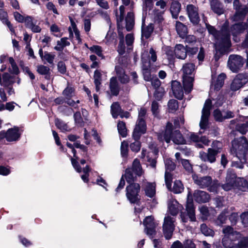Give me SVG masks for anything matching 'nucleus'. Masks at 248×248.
I'll list each match as a JSON object with an SVG mask.
<instances>
[{"mask_svg": "<svg viewBox=\"0 0 248 248\" xmlns=\"http://www.w3.org/2000/svg\"><path fill=\"white\" fill-rule=\"evenodd\" d=\"M231 152L235 155L240 162L234 163L233 166L237 168L242 169L243 163L248 160V140L244 136L234 139L232 142Z\"/></svg>", "mask_w": 248, "mask_h": 248, "instance_id": "obj_1", "label": "nucleus"}, {"mask_svg": "<svg viewBox=\"0 0 248 248\" xmlns=\"http://www.w3.org/2000/svg\"><path fill=\"white\" fill-rule=\"evenodd\" d=\"M140 190V186L137 183H132L126 186V196L131 203L139 205L140 200L139 195Z\"/></svg>", "mask_w": 248, "mask_h": 248, "instance_id": "obj_2", "label": "nucleus"}, {"mask_svg": "<svg viewBox=\"0 0 248 248\" xmlns=\"http://www.w3.org/2000/svg\"><path fill=\"white\" fill-rule=\"evenodd\" d=\"M244 62V59L242 56L232 54L229 57L228 65L232 72L237 73L243 67Z\"/></svg>", "mask_w": 248, "mask_h": 248, "instance_id": "obj_3", "label": "nucleus"}, {"mask_svg": "<svg viewBox=\"0 0 248 248\" xmlns=\"http://www.w3.org/2000/svg\"><path fill=\"white\" fill-rule=\"evenodd\" d=\"M186 12L192 25L195 26H198L201 21L198 7L192 4H187L186 7Z\"/></svg>", "mask_w": 248, "mask_h": 248, "instance_id": "obj_4", "label": "nucleus"}, {"mask_svg": "<svg viewBox=\"0 0 248 248\" xmlns=\"http://www.w3.org/2000/svg\"><path fill=\"white\" fill-rule=\"evenodd\" d=\"M147 125L144 118H138L132 133L133 139L140 140L141 136L146 133Z\"/></svg>", "mask_w": 248, "mask_h": 248, "instance_id": "obj_5", "label": "nucleus"}, {"mask_svg": "<svg viewBox=\"0 0 248 248\" xmlns=\"http://www.w3.org/2000/svg\"><path fill=\"white\" fill-rule=\"evenodd\" d=\"M238 178L233 170H229L226 177V183L222 186L223 188L226 191L233 188Z\"/></svg>", "mask_w": 248, "mask_h": 248, "instance_id": "obj_6", "label": "nucleus"}, {"mask_svg": "<svg viewBox=\"0 0 248 248\" xmlns=\"http://www.w3.org/2000/svg\"><path fill=\"white\" fill-rule=\"evenodd\" d=\"M175 130L173 127V124L170 122H168L165 126L164 130L161 133H159L158 135V139L160 140L162 137H163V140L166 143H169L172 139V136L173 135V131Z\"/></svg>", "mask_w": 248, "mask_h": 248, "instance_id": "obj_7", "label": "nucleus"}, {"mask_svg": "<svg viewBox=\"0 0 248 248\" xmlns=\"http://www.w3.org/2000/svg\"><path fill=\"white\" fill-rule=\"evenodd\" d=\"M210 5L212 12L218 16L224 14L226 11L224 4L220 0H211Z\"/></svg>", "mask_w": 248, "mask_h": 248, "instance_id": "obj_8", "label": "nucleus"}, {"mask_svg": "<svg viewBox=\"0 0 248 248\" xmlns=\"http://www.w3.org/2000/svg\"><path fill=\"white\" fill-rule=\"evenodd\" d=\"M220 152V148H208L207 153L203 152V154L201 155V157L204 161L212 163L216 161V156Z\"/></svg>", "mask_w": 248, "mask_h": 248, "instance_id": "obj_9", "label": "nucleus"}, {"mask_svg": "<svg viewBox=\"0 0 248 248\" xmlns=\"http://www.w3.org/2000/svg\"><path fill=\"white\" fill-rule=\"evenodd\" d=\"M6 140L8 142L16 141L20 140L21 133L19 132V128L17 126L9 128L6 131Z\"/></svg>", "mask_w": 248, "mask_h": 248, "instance_id": "obj_10", "label": "nucleus"}, {"mask_svg": "<svg viewBox=\"0 0 248 248\" xmlns=\"http://www.w3.org/2000/svg\"><path fill=\"white\" fill-rule=\"evenodd\" d=\"M171 90L174 96L178 100H182L184 97L183 87L180 82L172 80L171 82Z\"/></svg>", "mask_w": 248, "mask_h": 248, "instance_id": "obj_11", "label": "nucleus"}, {"mask_svg": "<svg viewBox=\"0 0 248 248\" xmlns=\"http://www.w3.org/2000/svg\"><path fill=\"white\" fill-rule=\"evenodd\" d=\"M193 197L195 202L199 203H206L210 199V195L207 192L200 190H195Z\"/></svg>", "mask_w": 248, "mask_h": 248, "instance_id": "obj_12", "label": "nucleus"}, {"mask_svg": "<svg viewBox=\"0 0 248 248\" xmlns=\"http://www.w3.org/2000/svg\"><path fill=\"white\" fill-rule=\"evenodd\" d=\"M248 24L245 22H238L235 23L231 27V31L233 36L243 33L248 28Z\"/></svg>", "mask_w": 248, "mask_h": 248, "instance_id": "obj_13", "label": "nucleus"}, {"mask_svg": "<svg viewBox=\"0 0 248 248\" xmlns=\"http://www.w3.org/2000/svg\"><path fill=\"white\" fill-rule=\"evenodd\" d=\"M220 42L216 46L215 51H217L220 54H227L228 52V49L231 46V40L226 42L225 39L220 38Z\"/></svg>", "mask_w": 248, "mask_h": 248, "instance_id": "obj_14", "label": "nucleus"}, {"mask_svg": "<svg viewBox=\"0 0 248 248\" xmlns=\"http://www.w3.org/2000/svg\"><path fill=\"white\" fill-rule=\"evenodd\" d=\"M186 46L181 44H176L175 46V58L180 60H185L187 57L186 52Z\"/></svg>", "mask_w": 248, "mask_h": 248, "instance_id": "obj_15", "label": "nucleus"}, {"mask_svg": "<svg viewBox=\"0 0 248 248\" xmlns=\"http://www.w3.org/2000/svg\"><path fill=\"white\" fill-rule=\"evenodd\" d=\"M176 31L179 37L182 39H184L186 35L188 33V28L186 25L179 21H176L175 24Z\"/></svg>", "mask_w": 248, "mask_h": 248, "instance_id": "obj_16", "label": "nucleus"}, {"mask_svg": "<svg viewBox=\"0 0 248 248\" xmlns=\"http://www.w3.org/2000/svg\"><path fill=\"white\" fill-rule=\"evenodd\" d=\"M109 87L112 96H117L119 95L120 88L116 77H112L110 78Z\"/></svg>", "mask_w": 248, "mask_h": 248, "instance_id": "obj_17", "label": "nucleus"}, {"mask_svg": "<svg viewBox=\"0 0 248 248\" xmlns=\"http://www.w3.org/2000/svg\"><path fill=\"white\" fill-rule=\"evenodd\" d=\"M175 144L183 145L186 144V140L183 136L179 129L173 131V135L171 140Z\"/></svg>", "mask_w": 248, "mask_h": 248, "instance_id": "obj_18", "label": "nucleus"}, {"mask_svg": "<svg viewBox=\"0 0 248 248\" xmlns=\"http://www.w3.org/2000/svg\"><path fill=\"white\" fill-rule=\"evenodd\" d=\"M181 10V4L178 0H174L171 2L170 11L172 18L177 19Z\"/></svg>", "mask_w": 248, "mask_h": 248, "instance_id": "obj_19", "label": "nucleus"}, {"mask_svg": "<svg viewBox=\"0 0 248 248\" xmlns=\"http://www.w3.org/2000/svg\"><path fill=\"white\" fill-rule=\"evenodd\" d=\"M220 38L225 39L226 42L231 40L230 31L229 27V23L226 21L222 26L221 30L219 31Z\"/></svg>", "mask_w": 248, "mask_h": 248, "instance_id": "obj_20", "label": "nucleus"}, {"mask_svg": "<svg viewBox=\"0 0 248 248\" xmlns=\"http://www.w3.org/2000/svg\"><path fill=\"white\" fill-rule=\"evenodd\" d=\"M125 28L127 31H131L135 25L134 14L132 12H128L125 19Z\"/></svg>", "mask_w": 248, "mask_h": 248, "instance_id": "obj_21", "label": "nucleus"}, {"mask_svg": "<svg viewBox=\"0 0 248 248\" xmlns=\"http://www.w3.org/2000/svg\"><path fill=\"white\" fill-rule=\"evenodd\" d=\"M194 78L190 76H183V89L186 92L190 93L193 88Z\"/></svg>", "mask_w": 248, "mask_h": 248, "instance_id": "obj_22", "label": "nucleus"}, {"mask_svg": "<svg viewBox=\"0 0 248 248\" xmlns=\"http://www.w3.org/2000/svg\"><path fill=\"white\" fill-rule=\"evenodd\" d=\"M186 211L187 212V215L190 219V221L191 222L196 221L195 210L192 202H187L186 204Z\"/></svg>", "mask_w": 248, "mask_h": 248, "instance_id": "obj_23", "label": "nucleus"}, {"mask_svg": "<svg viewBox=\"0 0 248 248\" xmlns=\"http://www.w3.org/2000/svg\"><path fill=\"white\" fill-rule=\"evenodd\" d=\"M144 25V20H142V28H141V36L145 37L147 39L150 38L154 30V26L153 24H150L147 27L143 28Z\"/></svg>", "mask_w": 248, "mask_h": 248, "instance_id": "obj_24", "label": "nucleus"}, {"mask_svg": "<svg viewBox=\"0 0 248 248\" xmlns=\"http://www.w3.org/2000/svg\"><path fill=\"white\" fill-rule=\"evenodd\" d=\"M14 78V77L11 76L8 73H4L2 75V82L0 83L4 87H8L12 86L15 83V80H12Z\"/></svg>", "mask_w": 248, "mask_h": 248, "instance_id": "obj_25", "label": "nucleus"}, {"mask_svg": "<svg viewBox=\"0 0 248 248\" xmlns=\"http://www.w3.org/2000/svg\"><path fill=\"white\" fill-rule=\"evenodd\" d=\"M248 13V8L246 6L236 10L233 16L234 20L235 21L243 20Z\"/></svg>", "mask_w": 248, "mask_h": 248, "instance_id": "obj_26", "label": "nucleus"}, {"mask_svg": "<svg viewBox=\"0 0 248 248\" xmlns=\"http://www.w3.org/2000/svg\"><path fill=\"white\" fill-rule=\"evenodd\" d=\"M165 54L170 63H173L175 59V46H166L164 48Z\"/></svg>", "mask_w": 248, "mask_h": 248, "instance_id": "obj_27", "label": "nucleus"}, {"mask_svg": "<svg viewBox=\"0 0 248 248\" xmlns=\"http://www.w3.org/2000/svg\"><path fill=\"white\" fill-rule=\"evenodd\" d=\"M212 183V179L211 176H206L200 177L197 180V184L202 188L207 187Z\"/></svg>", "mask_w": 248, "mask_h": 248, "instance_id": "obj_28", "label": "nucleus"}, {"mask_svg": "<svg viewBox=\"0 0 248 248\" xmlns=\"http://www.w3.org/2000/svg\"><path fill=\"white\" fill-rule=\"evenodd\" d=\"M233 188H236L242 191H246L248 189V182L243 178H238Z\"/></svg>", "mask_w": 248, "mask_h": 248, "instance_id": "obj_29", "label": "nucleus"}, {"mask_svg": "<svg viewBox=\"0 0 248 248\" xmlns=\"http://www.w3.org/2000/svg\"><path fill=\"white\" fill-rule=\"evenodd\" d=\"M122 112V109L119 102H116L111 105V113L113 118H117Z\"/></svg>", "mask_w": 248, "mask_h": 248, "instance_id": "obj_30", "label": "nucleus"}, {"mask_svg": "<svg viewBox=\"0 0 248 248\" xmlns=\"http://www.w3.org/2000/svg\"><path fill=\"white\" fill-rule=\"evenodd\" d=\"M137 176H141L142 174V169L140 161L138 159H135L131 169Z\"/></svg>", "mask_w": 248, "mask_h": 248, "instance_id": "obj_31", "label": "nucleus"}, {"mask_svg": "<svg viewBox=\"0 0 248 248\" xmlns=\"http://www.w3.org/2000/svg\"><path fill=\"white\" fill-rule=\"evenodd\" d=\"M118 133L123 138H125L127 135V129L125 123L124 121H119L117 124Z\"/></svg>", "mask_w": 248, "mask_h": 248, "instance_id": "obj_32", "label": "nucleus"}, {"mask_svg": "<svg viewBox=\"0 0 248 248\" xmlns=\"http://www.w3.org/2000/svg\"><path fill=\"white\" fill-rule=\"evenodd\" d=\"M67 37L62 38L61 41H58L57 42V45H61V46H55L54 49L57 51L62 52L65 46L70 45V43L67 41Z\"/></svg>", "mask_w": 248, "mask_h": 248, "instance_id": "obj_33", "label": "nucleus"}, {"mask_svg": "<svg viewBox=\"0 0 248 248\" xmlns=\"http://www.w3.org/2000/svg\"><path fill=\"white\" fill-rule=\"evenodd\" d=\"M75 89L72 85H69V83L67 82V87L64 89L62 92V94L64 95L66 99L72 98L75 94Z\"/></svg>", "mask_w": 248, "mask_h": 248, "instance_id": "obj_34", "label": "nucleus"}, {"mask_svg": "<svg viewBox=\"0 0 248 248\" xmlns=\"http://www.w3.org/2000/svg\"><path fill=\"white\" fill-rule=\"evenodd\" d=\"M206 28L210 34L212 35L215 39L219 40L220 38L219 31L217 30L214 26L209 23H205Z\"/></svg>", "mask_w": 248, "mask_h": 248, "instance_id": "obj_35", "label": "nucleus"}, {"mask_svg": "<svg viewBox=\"0 0 248 248\" xmlns=\"http://www.w3.org/2000/svg\"><path fill=\"white\" fill-rule=\"evenodd\" d=\"M195 69V64L192 63H187L185 64L182 68L183 72V76H188L192 74Z\"/></svg>", "mask_w": 248, "mask_h": 248, "instance_id": "obj_36", "label": "nucleus"}, {"mask_svg": "<svg viewBox=\"0 0 248 248\" xmlns=\"http://www.w3.org/2000/svg\"><path fill=\"white\" fill-rule=\"evenodd\" d=\"M133 171L130 169L127 168L125 170V174L124 175L127 183L131 184L137 181V177L134 176Z\"/></svg>", "mask_w": 248, "mask_h": 248, "instance_id": "obj_37", "label": "nucleus"}, {"mask_svg": "<svg viewBox=\"0 0 248 248\" xmlns=\"http://www.w3.org/2000/svg\"><path fill=\"white\" fill-rule=\"evenodd\" d=\"M174 226H163V232L166 240H170L172 236Z\"/></svg>", "mask_w": 248, "mask_h": 248, "instance_id": "obj_38", "label": "nucleus"}, {"mask_svg": "<svg viewBox=\"0 0 248 248\" xmlns=\"http://www.w3.org/2000/svg\"><path fill=\"white\" fill-rule=\"evenodd\" d=\"M145 195L151 198H153L155 195V187L152 183H149L145 189Z\"/></svg>", "mask_w": 248, "mask_h": 248, "instance_id": "obj_39", "label": "nucleus"}, {"mask_svg": "<svg viewBox=\"0 0 248 248\" xmlns=\"http://www.w3.org/2000/svg\"><path fill=\"white\" fill-rule=\"evenodd\" d=\"M9 63L11 64V67L12 68V70L10 68H9V71L13 74H15L16 75H18L19 73V68L15 62L14 58L13 57H9Z\"/></svg>", "mask_w": 248, "mask_h": 248, "instance_id": "obj_40", "label": "nucleus"}, {"mask_svg": "<svg viewBox=\"0 0 248 248\" xmlns=\"http://www.w3.org/2000/svg\"><path fill=\"white\" fill-rule=\"evenodd\" d=\"M222 245L225 248H236V244L228 237H224L222 239Z\"/></svg>", "mask_w": 248, "mask_h": 248, "instance_id": "obj_41", "label": "nucleus"}, {"mask_svg": "<svg viewBox=\"0 0 248 248\" xmlns=\"http://www.w3.org/2000/svg\"><path fill=\"white\" fill-rule=\"evenodd\" d=\"M184 187L182 182L179 180H176L174 182L172 189L170 190L175 194H178L181 193Z\"/></svg>", "mask_w": 248, "mask_h": 248, "instance_id": "obj_42", "label": "nucleus"}, {"mask_svg": "<svg viewBox=\"0 0 248 248\" xmlns=\"http://www.w3.org/2000/svg\"><path fill=\"white\" fill-rule=\"evenodd\" d=\"M245 84V81H239L237 79L234 78L231 84V89L233 91H236L242 87Z\"/></svg>", "mask_w": 248, "mask_h": 248, "instance_id": "obj_43", "label": "nucleus"}, {"mask_svg": "<svg viewBox=\"0 0 248 248\" xmlns=\"http://www.w3.org/2000/svg\"><path fill=\"white\" fill-rule=\"evenodd\" d=\"M129 144L127 141L124 140L121 143V154L122 157H127L128 154Z\"/></svg>", "mask_w": 248, "mask_h": 248, "instance_id": "obj_44", "label": "nucleus"}, {"mask_svg": "<svg viewBox=\"0 0 248 248\" xmlns=\"http://www.w3.org/2000/svg\"><path fill=\"white\" fill-rule=\"evenodd\" d=\"M165 181L167 188L170 190L172 182V175L170 172L165 171Z\"/></svg>", "mask_w": 248, "mask_h": 248, "instance_id": "obj_45", "label": "nucleus"}, {"mask_svg": "<svg viewBox=\"0 0 248 248\" xmlns=\"http://www.w3.org/2000/svg\"><path fill=\"white\" fill-rule=\"evenodd\" d=\"M135 141L130 144V148L131 150L135 153L139 152L141 148V143L140 141V140L134 139Z\"/></svg>", "mask_w": 248, "mask_h": 248, "instance_id": "obj_46", "label": "nucleus"}, {"mask_svg": "<svg viewBox=\"0 0 248 248\" xmlns=\"http://www.w3.org/2000/svg\"><path fill=\"white\" fill-rule=\"evenodd\" d=\"M186 50L187 56H188L189 57H193L194 55L196 54L198 52L199 47L197 46H191L190 45H186Z\"/></svg>", "mask_w": 248, "mask_h": 248, "instance_id": "obj_47", "label": "nucleus"}, {"mask_svg": "<svg viewBox=\"0 0 248 248\" xmlns=\"http://www.w3.org/2000/svg\"><path fill=\"white\" fill-rule=\"evenodd\" d=\"M143 224L145 227L155 226L154 218L152 216L145 217L143 220Z\"/></svg>", "mask_w": 248, "mask_h": 248, "instance_id": "obj_48", "label": "nucleus"}, {"mask_svg": "<svg viewBox=\"0 0 248 248\" xmlns=\"http://www.w3.org/2000/svg\"><path fill=\"white\" fill-rule=\"evenodd\" d=\"M68 156L70 158V160L71 161L72 165L74 168V169L78 173H80L82 171V168L80 166L78 160V159H77L76 158H74L70 155H68Z\"/></svg>", "mask_w": 248, "mask_h": 248, "instance_id": "obj_49", "label": "nucleus"}, {"mask_svg": "<svg viewBox=\"0 0 248 248\" xmlns=\"http://www.w3.org/2000/svg\"><path fill=\"white\" fill-rule=\"evenodd\" d=\"M36 71L40 75H44L49 73L50 69L48 67L41 64L37 66Z\"/></svg>", "mask_w": 248, "mask_h": 248, "instance_id": "obj_50", "label": "nucleus"}, {"mask_svg": "<svg viewBox=\"0 0 248 248\" xmlns=\"http://www.w3.org/2000/svg\"><path fill=\"white\" fill-rule=\"evenodd\" d=\"M215 120L217 122H222L224 121L223 116L219 109L217 108L213 112Z\"/></svg>", "mask_w": 248, "mask_h": 248, "instance_id": "obj_51", "label": "nucleus"}, {"mask_svg": "<svg viewBox=\"0 0 248 248\" xmlns=\"http://www.w3.org/2000/svg\"><path fill=\"white\" fill-rule=\"evenodd\" d=\"M57 69L59 73L61 74L64 75L67 71V68L64 62L60 61L57 64Z\"/></svg>", "mask_w": 248, "mask_h": 248, "instance_id": "obj_52", "label": "nucleus"}, {"mask_svg": "<svg viewBox=\"0 0 248 248\" xmlns=\"http://www.w3.org/2000/svg\"><path fill=\"white\" fill-rule=\"evenodd\" d=\"M169 108L172 111H176L178 108V102L175 99H170L168 104Z\"/></svg>", "mask_w": 248, "mask_h": 248, "instance_id": "obj_53", "label": "nucleus"}, {"mask_svg": "<svg viewBox=\"0 0 248 248\" xmlns=\"http://www.w3.org/2000/svg\"><path fill=\"white\" fill-rule=\"evenodd\" d=\"M236 248H248V237H244L236 244Z\"/></svg>", "mask_w": 248, "mask_h": 248, "instance_id": "obj_54", "label": "nucleus"}, {"mask_svg": "<svg viewBox=\"0 0 248 248\" xmlns=\"http://www.w3.org/2000/svg\"><path fill=\"white\" fill-rule=\"evenodd\" d=\"M227 216L225 213L221 212L217 217L216 220V223L218 225H221L226 223Z\"/></svg>", "mask_w": 248, "mask_h": 248, "instance_id": "obj_55", "label": "nucleus"}, {"mask_svg": "<svg viewBox=\"0 0 248 248\" xmlns=\"http://www.w3.org/2000/svg\"><path fill=\"white\" fill-rule=\"evenodd\" d=\"M55 55L49 53L47 51H45L44 56L43 59L46 61V62L49 64H53V61L55 58Z\"/></svg>", "mask_w": 248, "mask_h": 248, "instance_id": "obj_56", "label": "nucleus"}, {"mask_svg": "<svg viewBox=\"0 0 248 248\" xmlns=\"http://www.w3.org/2000/svg\"><path fill=\"white\" fill-rule=\"evenodd\" d=\"M55 124L56 126L61 130H66L67 129V124L64 123L62 121L58 118L55 120Z\"/></svg>", "mask_w": 248, "mask_h": 248, "instance_id": "obj_57", "label": "nucleus"}, {"mask_svg": "<svg viewBox=\"0 0 248 248\" xmlns=\"http://www.w3.org/2000/svg\"><path fill=\"white\" fill-rule=\"evenodd\" d=\"M184 39H185V43L189 44L190 46L197 42L196 37L194 35H187V34Z\"/></svg>", "mask_w": 248, "mask_h": 248, "instance_id": "obj_58", "label": "nucleus"}, {"mask_svg": "<svg viewBox=\"0 0 248 248\" xmlns=\"http://www.w3.org/2000/svg\"><path fill=\"white\" fill-rule=\"evenodd\" d=\"M90 50L94 52L98 56L104 57L101 46L97 45L93 46L91 47Z\"/></svg>", "mask_w": 248, "mask_h": 248, "instance_id": "obj_59", "label": "nucleus"}, {"mask_svg": "<svg viewBox=\"0 0 248 248\" xmlns=\"http://www.w3.org/2000/svg\"><path fill=\"white\" fill-rule=\"evenodd\" d=\"M11 167L9 166H4L0 165V175L3 176H7L10 174Z\"/></svg>", "mask_w": 248, "mask_h": 248, "instance_id": "obj_60", "label": "nucleus"}, {"mask_svg": "<svg viewBox=\"0 0 248 248\" xmlns=\"http://www.w3.org/2000/svg\"><path fill=\"white\" fill-rule=\"evenodd\" d=\"M117 51L121 55L124 54L125 52V46L124 40H120L117 47Z\"/></svg>", "mask_w": 248, "mask_h": 248, "instance_id": "obj_61", "label": "nucleus"}, {"mask_svg": "<svg viewBox=\"0 0 248 248\" xmlns=\"http://www.w3.org/2000/svg\"><path fill=\"white\" fill-rule=\"evenodd\" d=\"M165 167L167 171L169 170L172 171L175 170L176 168L175 164L171 160H168L165 163Z\"/></svg>", "mask_w": 248, "mask_h": 248, "instance_id": "obj_62", "label": "nucleus"}, {"mask_svg": "<svg viewBox=\"0 0 248 248\" xmlns=\"http://www.w3.org/2000/svg\"><path fill=\"white\" fill-rule=\"evenodd\" d=\"M18 237L20 242L25 247H29L32 245V243L31 242V241L27 239L26 238H25V237H24L23 236L21 235H19Z\"/></svg>", "mask_w": 248, "mask_h": 248, "instance_id": "obj_63", "label": "nucleus"}, {"mask_svg": "<svg viewBox=\"0 0 248 248\" xmlns=\"http://www.w3.org/2000/svg\"><path fill=\"white\" fill-rule=\"evenodd\" d=\"M184 248H196V246L191 239H186L183 242Z\"/></svg>", "mask_w": 248, "mask_h": 248, "instance_id": "obj_64", "label": "nucleus"}]
</instances>
